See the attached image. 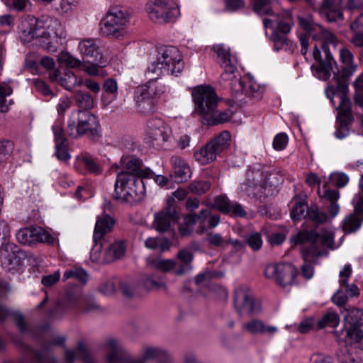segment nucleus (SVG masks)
<instances>
[{"label":"nucleus","mask_w":363,"mask_h":363,"mask_svg":"<svg viewBox=\"0 0 363 363\" xmlns=\"http://www.w3.org/2000/svg\"><path fill=\"white\" fill-rule=\"evenodd\" d=\"M16 240L23 245L32 246L37 243L43 242L52 244L53 236L40 227H29L20 229L16 234Z\"/></svg>","instance_id":"obj_15"},{"label":"nucleus","mask_w":363,"mask_h":363,"mask_svg":"<svg viewBox=\"0 0 363 363\" xmlns=\"http://www.w3.org/2000/svg\"><path fill=\"white\" fill-rule=\"evenodd\" d=\"M211 184L204 180H196L189 184V190L193 194L202 195L210 189Z\"/></svg>","instance_id":"obj_56"},{"label":"nucleus","mask_w":363,"mask_h":363,"mask_svg":"<svg viewBox=\"0 0 363 363\" xmlns=\"http://www.w3.org/2000/svg\"><path fill=\"white\" fill-rule=\"evenodd\" d=\"M308 34L315 40L322 41V47H325V45L328 44H331L335 46L338 43V40L334 33L324 28L318 23H315Z\"/></svg>","instance_id":"obj_29"},{"label":"nucleus","mask_w":363,"mask_h":363,"mask_svg":"<svg viewBox=\"0 0 363 363\" xmlns=\"http://www.w3.org/2000/svg\"><path fill=\"white\" fill-rule=\"evenodd\" d=\"M58 61L60 63L65 64L67 67L74 69L80 68L82 62L66 51L60 53Z\"/></svg>","instance_id":"obj_52"},{"label":"nucleus","mask_w":363,"mask_h":363,"mask_svg":"<svg viewBox=\"0 0 363 363\" xmlns=\"http://www.w3.org/2000/svg\"><path fill=\"white\" fill-rule=\"evenodd\" d=\"M177 212L172 204L155 214L154 225L159 232H166L170 228V223L176 218Z\"/></svg>","instance_id":"obj_22"},{"label":"nucleus","mask_w":363,"mask_h":363,"mask_svg":"<svg viewBox=\"0 0 363 363\" xmlns=\"http://www.w3.org/2000/svg\"><path fill=\"white\" fill-rule=\"evenodd\" d=\"M274 22L277 23L276 30L283 34L291 31L292 24V15L289 11H283L275 16Z\"/></svg>","instance_id":"obj_41"},{"label":"nucleus","mask_w":363,"mask_h":363,"mask_svg":"<svg viewBox=\"0 0 363 363\" xmlns=\"http://www.w3.org/2000/svg\"><path fill=\"white\" fill-rule=\"evenodd\" d=\"M232 113L230 110L216 113V111L212 113L209 114L207 118L204 120L205 123L208 125H215L219 123H223L229 121L231 118Z\"/></svg>","instance_id":"obj_49"},{"label":"nucleus","mask_w":363,"mask_h":363,"mask_svg":"<svg viewBox=\"0 0 363 363\" xmlns=\"http://www.w3.org/2000/svg\"><path fill=\"white\" fill-rule=\"evenodd\" d=\"M99 67H101L94 61L91 62H86V61H84V62H82V66L79 69L90 76L103 77V74H101L102 72L99 69Z\"/></svg>","instance_id":"obj_61"},{"label":"nucleus","mask_w":363,"mask_h":363,"mask_svg":"<svg viewBox=\"0 0 363 363\" xmlns=\"http://www.w3.org/2000/svg\"><path fill=\"white\" fill-rule=\"evenodd\" d=\"M340 103L337 108L338 110L337 112V120H346V121H352V113H351V102L350 99L347 96L342 95L341 96Z\"/></svg>","instance_id":"obj_45"},{"label":"nucleus","mask_w":363,"mask_h":363,"mask_svg":"<svg viewBox=\"0 0 363 363\" xmlns=\"http://www.w3.org/2000/svg\"><path fill=\"white\" fill-rule=\"evenodd\" d=\"M129 21L130 14L126 10L112 8L101 21V31L104 35L119 38L126 34Z\"/></svg>","instance_id":"obj_6"},{"label":"nucleus","mask_w":363,"mask_h":363,"mask_svg":"<svg viewBox=\"0 0 363 363\" xmlns=\"http://www.w3.org/2000/svg\"><path fill=\"white\" fill-rule=\"evenodd\" d=\"M234 307L240 315H253L261 311V304L247 285L238 286L234 291Z\"/></svg>","instance_id":"obj_11"},{"label":"nucleus","mask_w":363,"mask_h":363,"mask_svg":"<svg viewBox=\"0 0 363 363\" xmlns=\"http://www.w3.org/2000/svg\"><path fill=\"white\" fill-rule=\"evenodd\" d=\"M145 8L150 19L157 23L172 22L180 15L178 6L172 0H151Z\"/></svg>","instance_id":"obj_9"},{"label":"nucleus","mask_w":363,"mask_h":363,"mask_svg":"<svg viewBox=\"0 0 363 363\" xmlns=\"http://www.w3.org/2000/svg\"><path fill=\"white\" fill-rule=\"evenodd\" d=\"M146 77L149 79V81L143 85L144 87L148 89L149 94L152 99L161 96L165 91V86L157 79L160 76H157L156 74H152L153 77H150L148 74V69L146 71Z\"/></svg>","instance_id":"obj_39"},{"label":"nucleus","mask_w":363,"mask_h":363,"mask_svg":"<svg viewBox=\"0 0 363 363\" xmlns=\"http://www.w3.org/2000/svg\"><path fill=\"white\" fill-rule=\"evenodd\" d=\"M184 69L182 55L174 46H163L157 49L156 58L148 67V74L153 77L164 74L177 75Z\"/></svg>","instance_id":"obj_3"},{"label":"nucleus","mask_w":363,"mask_h":363,"mask_svg":"<svg viewBox=\"0 0 363 363\" xmlns=\"http://www.w3.org/2000/svg\"><path fill=\"white\" fill-rule=\"evenodd\" d=\"M235 71L236 70H232L231 72L227 70L224 71L221 75V82L235 94H243L246 77L242 79L238 77L235 74Z\"/></svg>","instance_id":"obj_30"},{"label":"nucleus","mask_w":363,"mask_h":363,"mask_svg":"<svg viewBox=\"0 0 363 363\" xmlns=\"http://www.w3.org/2000/svg\"><path fill=\"white\" fill-rule=\"evenodd\" d=\"M214 206L224 213H233L240 217L246 216V212L240 204L232 203L225 196H217L214 201Z\"/></svg>","instance_id":"obj_24"},{"label":"nucleus","mask_w":363,"mask_h":363,"mask_svg":"<svg viewBox=\"0 0 363 363\" xmlns=\"http://www.w3.org/2000/svg\"><path fill=\"white\" fill-rule=\"evenodd\" d=\"M208 215V210L202 209L200 211L199 214L189 213V215L186 216L184 218L185 224L182 225L179 229L180 234L183 236L189 235L191 232V230L189 229V225H193L197 223H199V225L198 226L196 232L199 234L204 233L206 231V228L204 225H202V224L204 223L205 219Z\"/></svg>","instance_id":"obj_21"},{"label":"nucleus","mask_w":363,"mask_h":363,"mask_svg":"<svg viewBox=\"0 0 363 363\" xmlns=\"http://www.w3.org/2000/svg\"><path fill=\"white\" fill-rule=\"evenodd\" d=\"M363 361V350L351 346L340 357L341 363H362Z\"/></svg>","instance_id":"obj_44"},{"label":"nucleus","mask_w":363,"mask_h":363,"mask_svg":"<svg viewBox=\"0 0 363 363\" xmlns=\"http://www.w3.org/2000/svg\"><path fill=\"white\" fill-rule=\"evenodd\" d=\"M177 258L182 262L174 270V274L177 276H182L192 270L191 262L194 259V253L189 248H183L177 254Z\"/></svg>","instance_id":"obj_33"},{"label":"nucleus","mask_w":363,"mask_h":363,"mask_svg":"<svg viewBox=\"0 0 363 363\" xmlns=\"http://www.w3.org/2000/svg\"><path fill=\"white\" fill-rule=\"evenodd\" d=\"M138 361L146 363L148 361L156 360V363H174L172 354L167 349L145 344L141 347Z\"/></svg>","instance_id":"obj_17"},{"label":"nucleus","mask_w":363,"mask_h":363,"mask_svg":"<svg viewBox=\"0 0 363 363\" xmlns=\"http://www.w3.org/2000/svg\"><path fill=\"white\" fill-rule=\"evenodd\" d=\"M218 155L210 143L194 152L195 160L202 165L209 164L216 160Z\"/></svg>","instance_id":"obj_40"},{"label":"nucleus","mask_w":363,"mask_h":363,"mask_svg":"<svg viewBox=\"0 0 363 363\" xmlns=\"http://www.w3.org/2000/svg\"><path fill=\"white\" fill-rule=\"evenodd\" d=\"M78 50L84 61H94L101 67H106L108 62L107 57L103 55L100 48L93 38L81 40L78 44Z\"/></svg>","instance_id":"obj_16"},{"label":"nucleus","mask_w":363,"mask_h":363,"mask_svg":"<svg viewBox=\"0 0 363 363\" xmlns=\"http://www.w3.org/2000/svg\"><path fill=\"white\" fill-rule=\"evenodd\" d=\"M231 135L227 130L221 132L209 143L212 145L218 155L228 150L230 145Z\"/></svg>","instance_id":"obj_42"},{"label":"nucleus","mask_w":363,"mask_h":363,"mask_svg":"<svg viewBox=\"0 0 363 363\" xmlns=\"http://www.w3.org/2000/svg\"><path fill=\"white\" fill-rule=\"evenodd\" d=\"M147 92L148 89L144 87L143 85L138 87L135 91V100L138 107L140 108V111L143 113L151 111L153 106L152 99L150 96H148Z\"/></svg>","instance_id":"obj_36"},{"label":"nucleus","mask_w":363,"mask_h":363,"mask_svg":"<svg viewBox=\"0 0 363 363\" xmlns=\"http://www.w3.org/2000/svg\"><path fill=\"white\" fill-rule=\"evenodd\" d=\"M173 168V178L176 182H184L191 177V171L188 164L182 158L173 156L170 159Z\"/></svg>","instance_id":"obj_25"},{"label":"nucleus","mask_w":363,"mask_h":363,"mask_svg":"<svg viewBox=\"0 0 363 363\" xmlns=\"http://www.w3.org/2000/svg\"><path fill=\"white\" fill-rule=\"evenodd\" d=\"M286 34H279L277 31H274L271 35V40L274 43V49L277 51H293L295 45L294 43L288 39L286 36Z\"/></svg>","instance_id":"obj_43"},{"label":"nucleus","mask_w":363,"mask_h":363,"mask_svg":"<svg viewBox=\"0 0 363 363\" xmlns=\"http://www.w3.org/2000/svg\"><path fill=\"white\" fill-rule=\"evenodd\" d=\"M318 194L319 197L324 198L330 203L337 201L340 197L339 192L337 191L327 189L326 184H324L322 189L318 187Z\"/></svg>","instance_id":"obj_59"},{"label":"nucleus","mask_w":363,"mask_h":363,"mask_svg":"<svg viewBox=\"0 0 363 363\" xmlns=\"http://www.w3.org/2000/svg\"><path fill=\"white\" fill-rule=\"evenodd\" d=\"M125 241L114 238L103 239L94 244L91 250V258L94 262H110L122 257L125 252Z\"/></svg>","instance_id":"obj_7"},{"label":"nucleus","mask_w":363,"mask_h":363,"mask_svg":"<svg viewBox=\"0 0 363 363\" xmlns=\"http://www.w3.org/2000/svg\"><path fill=\"white\" fill-rule=\"evenodd\" d=\"M103 349L107 353V363H124L120 357L122 353L123 347L121 344L113 337L107 338L103 343ZM128 363H143V361L132 359Z\"/></svg>","instance_id":"obj_20"},{"label":"nucleus","mask_w":363,"mask_h":363,"mask_svg":"<svg viewBox=\"0 0 363 363\" xmlns=\"http://www.w3.org/2000/svg\"><path fill=\"white\" fill-rule=\"evenodd\" d=\"M363 221V211H356L346 216L341 223V228L345 233H352L358 230Z\"/></svg>","instance_id":"obj_34"},{"label":"nucleus","mask_w":363,"mask_h":363,"mask_svg":"<svg viewBox=\"0 0 363 363\" xmlns=\"http://www.w3.org/2000/svg\"><path fill=\"white\" fill-rule=\"evenodd\" d=\"M264 89V86L258 83L255 78L252 77H246L243 94L247 97L259 99L262 97Z\"/></svg>","instance_id":"obj_38"},{"label":"nucleus","mask_w":363,"mask_h":363,"mask_svg":"<svg viewBox=\"0 0 363 363\" xmlns=\"http://www.w3.org/2000/svg\"><path fill=\"white\" fill-rule=\"evenodd\" d=\"M271 0H255L254 4V11L259 16L272 15L274 13L272 8L269 6Z\"/></svg>","instance_id":"obj_58"},{"label":"nucleus","mask_w":363,"mask_h":363,"mask_svg":"<svg viewBox=\"0 0 363 363\" xmlns=\"http://www.w3.org/2000/svg\"><path fill=\"white\" fill-rule=\"evenodd\" d=\"M340 317L336 312L328 311L318 322V328H334V335L340 340L352 344L363 338V311L354 308L345 318L344 329H337Z\"/></svg>","instance_id":"obj_1"},{"label":"nucleus","mask_w":363,"mask_h":363,"mask_svg":"<svg viewBox=\"0 0 363 363\" xmlns=\"http://www.w3.org/2000/svg\"><path fill=\"white\" fill-rule=\"evenodd\" d=\"M23 256V252L13 243H6L0 250L1 266L8 271H12L18 267Z\"/></svg>","instance_id":"obj_18"},{"label":"nucleus","mask_w":363,"mask_h":363,"mask_svg":"<svg viewBox=\"0 0 363 363\" xmlns=\"http://www.w3.org/2000/svg\"><path fill=\"white\" fill-rule=\"evenodd\" d=\"M143 284L145 288H146L148 290L152 289H167V285L165 282L161 279H155L151 276H145L143 279Z\"/></svg>","instance_id":"obj_53"},{"label":"nucleus","mask_w":363,"mask_h":363,"mask_svg":"<svg viewBox=\"0 0 363 363\" xmlns=\"http://www.w3.org/2000/svg\"><path fill=\"white\" fill-rule=\"evenodd\" d=\"M352 272V267L350 264H345L343 269L339 273V284L343 288L349 297L358 296L359 289L354 284H348V279L351 277Z\"/></svg>","instance_id":"obj_32"},{"label":"nucleus","mask_w":363,"mask_h":363,"mask_svg":"<svg viewBox=\"0 0 363 363\" xmlns=\"http://www.w3.org/2000/svg\"><path fill=\"white\" fill-rule=\"evenodd\" d=\"M172 135L171 128L162 119L154 118L148 121L146 140L152 147L160 149Z\"/></svg>","instance_id":"obj_13"},{"label":"nucleus","mask_w":363,"mask_h":363,"mask_svg":"<svg viewBox=\"0 0 363 363\" xmlns=\"http://www.w3.org/2000/svg\"><path fill=\"white\" fill-rule=\"evenodd\" d=\"M18 28L19 37L23 43L39 39L38 19L33 16L24 18L20 22Z\"/></svg>","instance_id":"obj_19"},{"label":"nucleus","mask_w":363,"mask_h":363,"mask_svg":"<svg viewBox=\"0 0 363 363\" xmlns=\"http://www.w3.org/2000/svg\"><path fill=\"white\" fill-rule=\"evenodd\" d=\"M348 91V86L344 82H338L337 87L335 88L333 86H328L325 89V94L328 99H329L331 103L335 105L333 98L337 94L340 99L342 95L347 96Z\"/></svg>","instance_id":"obj_47"},{"label":"nucleus","mask_w":363,"mask_h":363,"mask_svg":"<svg viewBox=\"0 0 363 363\" xmlns=\"http://www.w3.org/2000/svg\"><path fill=\"white\" fill-rule=\"evenodd\" d=\"M324 57L321 55L320 50L317 45H315L313 50V59L318 62V65H313L311 69L313 75L319 79L326 81L330 75L333 69V65L335 64L331 53L323 46Z\"/></svg>","instance_id":"obj_14"},{"label":"nucleus","mask_w":363,"mask_h":363,"mask_svg":"<svg viewBox=\"0 0 363 363\" xmlns=\"http://www.w3.org/2000/svg\"><path fill=\"white\" fill-rule=\"evenodd\" d=\"M12 88L6 84H0V112H6L9 109L5 98L12 93Z\"/></svg>","instance_id":"obj_60"},{"label":"nucleus","mask_w":363,"mask_h":363,"mask_svg":"<svg viewBox=\"0 0 363 363\" xmlns=\"http://www.w3.org/2000/svg\"><path fill=\"white\" fill-rule=\"evenodd\" d=\"M306 217L317 224L324 223L328 219V215L325 212L320 211L318 206L315 204L311 205L308 208Z\"/></svg>","instance_id":"obj_46"},{"label":"nucleus","mask_w":363,"mask_h":363,"mask_svg":"<svg viewBox=\"0 0 363 363\" xmlns=\"http://www.w3.org/2000/svg\"><path fill=\"white\" fill-rule=\"evenodd\" d=\"M69 278H73L82 283H85L87 280L88 275L86 272L82 268H73L66 271L63 275V279L65 280Z\"/></svg>","instance_id":"obj_55"},{"label":"nucleus","mask_w":363,"mask_h":363,"mask_svg":"<svg viewBox=\"0 0 363 363\" xmlns=\"http://www.w3.org/2000/svg\"><path fill=\"white\" fill-rule=\"evenodd\" d=\"M114 198L121 203L133 204L140 201L145 194L142 179L127 173H119L114 185Z\"/></svg>","instance_id":"obj_4"},{"label":"nucleus","mask_w":363,"mask_h":363,"mask_svg":"<svg viewBox=\"0 0 363 363\" xmlns=\"http://www.w3.org/2000/svg\"><path fill=\"white\" fill-rule=\"evenodd\" d=\"M99 121L98 118L88 111L77 110L72 112L67 121V133L73 138L87 135L99 136Z\"/></svg>","instance_id":"obj_5"},{"label":"nucleus","mask_w":363,"mask_h":363,"mask_svg":"<svg viewBox=\"0 0 363 363\" xmlns=\"http://www.w3.org/2000/svg\"><path fill=\"white\" fill-rule=\"evenodd\" d=\"M267 278L274 281L280 286L285 288L291 286L297 274L296 268L290 263L268 264L264 270Z\"/></svg>","instance_id":"obj_12"},{"label":"nucleus","mask_w":363,"mask_h":363,"mask_svg":"<svg viewBox=\"0 0 363 363\" xmlns=\"http://www.w3.org/2000/svg\"><path fill=\"white\" fill-rule=\"evenodd\" d=\"M194 102V113L201 116L205 120L212 114L218 106V97L213 89L200 86L192 91Z\"/></svg>","instance_id":"obj_10"},{"label":"nucleus","mask_w":363,"mask_h":363,"mask_svg":"<svg viewBox=\"0 0 363 363\" xmlns=\"http://www.w3.org/2000/svg\"><path fill=\"white\" fill-rule=\"evenodd\" d=\"M359 186L360 191L354 196L352 203L356 211H363V175L359 179Z\"/></svg>","instance_id":"obj_63"},{"label":"nucleus","mask_w":363,"mask_h":363,"mask_svg":"<svg viewBox=\"0 0 363 363\" xmlns=\"http://www.w3.org/2000/svg\"><path fill=\"white\" fill-rule=\"evenodd\" d=\"M50 78L53 82H57L60 85L63 86L65 89L71 91L77 86L82 84V80L78 79L77 76L70 71L65 73L63 77H60V73L56 70L50 76Z\"/></svg>","instance_id":"obj_31"},{"label":"nucleus","mask_w":363,"mask_h":363,"mask_svg":"<svg viewBox=\"0 0 363 363\" xmlns=\"http://www.w3.org/2000/svg\"><path fill=\"white\" fill-rule=\"evenodd\" d=\"M114 223V220L110 216H97L93 234L94 244L106 239L105 235L111 230Z\"/></svg>","instance_id":"obj_23"},{"label":"nucleus","mask_w":363,"mask_h":363,"mask_svg":"<svg viewBox=\"0 0 363 363\" xmlns=\"http://www.w3.org/2000/svg\"><path fill=\"white\" fill-rule=\"evenodd\" d=\"M145 246L150 250H155L160 247L162 251H164L169 248V241L167 239L148 238L145 241Z\"/></svg>","instance_id":"obj_57"},{"label":"nucleus","mask_w":363,"mask_h":363,"mask_svg":"<svg viewBox=\"0 0 363 363\" xmlns=\"http://www.w3.org/2000/svg\"><path fill=\"white\" fill-rule=\"evenodd\" d=\"M122 167L125 169L121 173L133 174L138 178L148 177L151 174L148 170L141 169L140 160L133 156H123L121 160Z\"/></svg>","instance_id":"obj_26"},{"label":"nucleus","mask_w":363,"mask_h":363,"mask_svg":"<svg viewBox=\"0 0 363 363\" xmlns=\"http://www.w3.org/2000/svg\"><path fill=\"white\" fill-rule=\"evenodd\" d=\"M306 208V203L305 201H297L294 203L291 208L290 216L294 221L300 220L301 218H307L306 217L305 211Z\"/></svg>","instance_id":"obj_54"},{"label":"nucleus","mask_w":363,"mask_h":363,"mask_svg":"<svg viewBox=\"0 0 363 363\" xmlns=\"http://www.w3.org/2000/svg\"><path fill=\"white\" fill-rule=\"evenodd\" d=\"M1 1L9 9L18 11H23L30 5L29 0H1Z\"/></svg>","instance_id":"obj_62"},{"label":"nucleus","mask_w":363,"mask_h":363,"mask_svg":"<svg viewBox=\"0 0 363 363\" xmlns=\"http://www.w3.org/2000/svg\"><path fill=\"white\" fill-rule=\"evenodd\" d=\"M39 39L45 49L50 52L57 50V44L63 37L64 31L61 22L52 17L38 19Z\"/></svg>","instance_id":"obj_8"},{"label":"nucleus","mask_w":363,"mask_h":363,"mask_svg":"<svg viewBox=\"0 0 363 363\" xmlns=\"http://www.w3.org/2000/svg\"><path fill=\"white\" fill-rule=\"evenodd\" d=\"M151 267L163 272H168L177 269V262L174 259H155L150 262Z\"/></svg>","instance_id":"obj_50"},{"label":"nucleus","mask_w":363,"mask_h":363,"mask_svg":"<svg viewBox=\"0 0 363 363\" xmlns=\"http://www.w3.org/2000/svg\"><path fill=\"white\" fill-rule=\"evenodd\" d=\"M293 245H306L302 249V257L306 261H311L312 257L321 256L325 248L333 249L334 233L328 230L318 233L315 230H301L291 238Z\"/></svg>","instance_id":"obj_2"},{"label":"nucleus","mask_w":363,"mask_h":363,"mask_svg":"<svg viewBox=\"0 0 363 363\" xmlns=\"http://www.w3.org/2000/svg\"><path fill=\"white\" fill-rule=\"evenodd\" d=\"M242 328L245 332L252 335L262 334L268 336H273L278 331L276 326L265 325L258 319H252L244 323Z\"/></svg>","instance_id":"obj_27"},{"label":"nucleus","mask_w":363,"mask_h":363,"mask_svg":"<svg viewBox=\"0 0 363 363\" xmlns=\"http://www.w3.org/2000/svg\"><path fill=\"white\" fill-rule=\"evenodd\" d=\"M74 101L79 107L84 109V111L91 109L94 105L92 96L89 93L82 91L75 93Z\"/></svg>","instance_id":"obj_48"},{"label":"nucleus","mask_w":363,"mask_h":363,"mask_svg":"<svg viewBox=\"0 0 363 363\" xmlns=\"http://www.w3.org/2000/svg\"><path fill=\"white\" fill-rule=\"evenodd\" d=\"M76 359H81L83 363H95L92 357L82 343L78 345L74 351L67 350L65 352L67 363H73Z\"/></svg>","instance_id":"obj_37"},{"label":"nucleus","mask_w":363,"mask_h":363,"mask_svg":"<svg viewBox=\"0 0 363 363\" xmlns=\"http://www.w3.org/2000/svg\"><path fill=\"white\" fill-rule=\"evenodd\" d=\"M339 122V125L337 128L335 132V136L342 140L350 134V129H349V125L351 123V121H346V120H337Z\"/></svg>","instance_id":"obj_64"},{"label":"nucleus","mask_w":363,"mask_h":363,"mask_svg":"<svg viewBox=\"0 0 363 363\" xmlns=\"http://www.w3.org/2000/svg\"><path fill=\"white\" fill-rule=\"evenodd\" d=\"M339 54L340 61L343 65L342 74L345 77H349L357 69V65L354 62L353 54L345 47L340 49Z\"/></svg>","instance_id":"obj_35"},{"label":"nucleus","mask_w":363,"mask_h":363,"mask_svg":"<svg viewBox=\"0 0 363 363\" xmlns=\"http://www.w3.org/2000/svg\"><path fill=\"white\" fill-rule=\"evenodd\" d=\"M213 50L217 53L224 71L236 70V57L230 53V48L228 46L223 44L216 45L213 47Z\"/></svg>","instance_id":"obj_28"},{"label":"nucleus","mask_w":363,"mask_h":363,"mask_svg":"<svg viewBox=\"0 0 363 363\" xmlns=\"http://www.w3.org/2000/svg\"><path fill=\"white\" fill-rule=\"evenodd\" d=\"M322 10L325 13L326 17L330 22L336 21L342 18V13L340 9H334L330 0H324L322 4Z\"/></svg>","instance_id":"obj_51"}]
</instances>
